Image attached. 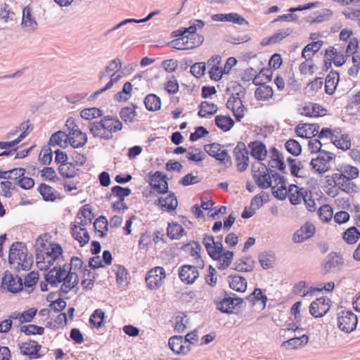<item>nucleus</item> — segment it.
I'll list each match as a JSON object with an SVG mask.
<instances>
[{"mask_svg":"<svg viewBox=\"0 0 360 360\" xmlns=\"http://www.w3.org/2000/svg\"><path fill=\"white\" fill-rule=\"evenodd\" d=\"M37 266L41 271H48L55 264L63 261V250L60 245L44 240L39 236L34 245Z\"/></svg>","mask_w":360,"mask_h":360,"instance_id":"obj_1","label":"nucleus"},{"mask_svg":"<svg viewBox=\"0 0 360 360\" xmlns=\"http://www.w3.org/2000/svg\"><path fill=\"white\" fill-rule=\"evenodd\" d=\"M122 123L115 116L107 115L101 119L99 122H95L89 125V129L92 135L96 138L109 140L113 136V134L120 131Z\"/></svg>","mask_w":360,"mask_h":360,"instance_id":"obj_2","label":"nucleus"},{"mask_svg":"<svg viewBox=\"0 0 360 360\" xmlns=\"http://www.w3.org/2000/svg\"><path fill=\"white\" fill-rule=\"evenodd\" d=\"M10 265L18 271H29L34 262L32 255L28 257L27 248L22 242H15L10 247L8 255Z\"/></svg>","mask_w":360,"mask_h":360,"instance_id":"obj_3","label":"nucleus"},{"mask_svg":"<svg viewBox=\"0 0 360 360\" xmlns=\"http://www.w3.org/2000/svg\"><path fill=\"white\" fill-rule=\"evenodd\" d=\"M122 68V63L119 58H115L112 60L108 66L105 67V71L102 72L100 75V79H102L103 77L110 75V81L106 84L105 86L96 91L94 94H92L89 97V101L94 100L96 96L99 94H102L105 91L110 89L115 83H117L122 77L120 74H118L117 72Z\"/></svg>","mask_w":360,"mask_h":360,"instance_id":"obj_4","label":"nucleus"},{"mask_svg":"<svg viewBox=\"0 0 360 360\" xmlns=\"http://www.w3.org/2000/svg\"><path fill=\"white\" fill-rule=\"evenodd\" d=\"M336 155L329 151H323L310 162L311 170L314 174H323L332 169L331 163L335 160Z\"/></svg>","mask_w":360,"mask_h":360,"instance_id":"obj_5","label":"nucleus"},{"mask_svg":"<svg viewBox=\"0 0 360 360\" xmlns=\"http://www.w3.org/2000/svg\"><path fill=\"white\" fill-rule=\"evenodd\" d=\"M65 126L69 130L68 134V143L75 148L84 146L87 142V136L79 129L75 119L68 118L66 120Z\"/></svg>","mask_w":360,"mask_h":360,"instance_id":"obj_6","label":"nucleus"},{"mask_svg":"<svg viewBox=\"0 0 360 360\" xmlns=\"http://www.w3.org/2000/svg\"><path fill=\"white\" fill-rule=\"evenodd\" d=\"M273 174L270 175L267 166L261 162H255L252 165V175L257 186L261 188H269Z\"/></svg>","mask_w":360,"mask_h":360,"instance_id":"obj_7","label":"nucleus"},{"mask_svg":"<svg viewBox=\"0 0 360 360\" xmlns=\"http://www.w3.org/2000/svg\"><path fill=\"white\" fill-rule=\"evenodd\" d=\"M204 150L209 155L215 158L226 167L231 166V158L227 150L224 148V146L217 143H212L205 145L204 146Z\"/></svg>","mask_w":360,"mask_h":360,"instance_id":"obj_8","label":"nucleus"},{"mask_svg":"<svg viewBox=\"0 0 360 360\" xmlns=\"http://www.w3.org/2000/svg\"><path fill=\"white\" fill-rule=\"evenodd\" d=\"M326 184L328 186L335 184L340 191L349 195H354L358 192V187L354 182L335 174H332L331 176L326 179Z\"/></svg>","mask_w":360,"mask_h":360,"instance_id":"obj_9","label":"nucleus"},{"mask_svg":"<svg viewBox=\"0 0 360 360\" xmlns=\"http://www.w3.org/2000/svg\"><path fill=\"white\" fill-rule=\"evenodd\" d=\"M337 319L339 328L346 333L352 332L358 323L356 315L349 310L340 311L338 314Z\"/></svg>","mask_w":360,"mask_h":360,"instance_id":"obj_10","label":"nucleus"},{"mask_svg":"<svg viewBox=\"0 0 360 360\" xmlns=\"http://www.w3.org/2000/svg\"><path fill=\"white\" fill-rule=\"evenodd\" d=\"M236 169L240 172H245L249 167V152L245 144L240 141L233 151Z\"/></svg>","mask_w":360,"mask_h":360,"instance_id":"obj_11","label":"nucleus"},{"mask_svg":"<svg viewBox=\"0 0 360 360\" xmlns=\"http://www.w3.org/2000/svg\"><path fill=\"white\" fill-rule=\"evenodd\" d=\"M69 265L65 263L63 265L56 264L44 275V279L51 287H56L58 283L66 279V274Z\"/></svg>","mask_w":360,"mask_h":360,"instance_id":"obj_12","label":"nucleus"},{"mask_svg":"<svg viewBox=\"0 0 360 360\" xmlns=\"http://www.w3.org/2000/svg\"><path fill=\"white\" fill-rule=\"evenodd\" d=\"M166 273L163 267L156 266L151 269L146 276L147 287L150 290H158L164 283Z\"/></svg>","mask_w":360,"mask_h":360,"instance_id":"obj_13","label":"nucleus"},{"mask_svg":"<svg viewBox=\"0 0 360 360\" xmlns=\"http://www.w3.org/2000/svg\"><path fill=\"white\" fill-rule=\"evenodd\" d=\"M227 293L225 292V297L220 302H216L217 309L222 313L233 314V309L243 307L244 300L239 297L226 296Z\"/></svg>","mask_w":360,"mask_h":360,"instance_id":"obj_14","label":"nucleus"},{"mask_svg":"<svg viewBox=\"0 0 360 360\" xmlns=\"http://www.w3.org/2000/svg\"><path fill=\"white\" fill-rule=\"evenodd\" d=\"M207 64L210 68L208 73L212 80L217 82L221 79L224 74L229 73V70L224 68L220 56L215 55L211 57Z\"/></svg>","mask_w":360,"mask_h":360,"instance_id":"obj_15","label":"nucleus"},{"mask_svg":"<svg viewBox=\"0 0 360 360\" xmlns=\"http://www.w3.org/2000/svg\"><path fill=\"white\" fill-rule=\"evenodd\" d=\"M251 157L257 162H263L266 160L269 153L264 143L261 141H252L248 144Z\"/></svg>","mask_w":360,"mask_h":360,"instance_id":"obj_16","label":"nucleus"},{"mask_svg":"<svg viewBox=\"0 0 360 360\" xmlns=\"http://www.w3.org/2000/svg\"><path fill=\"white\" fill-rule=\"evenodd\" d=\"M269 152V160L268 161V166L269 169L271 172L280 171L283 172L285 169V164L282 153L274 146L271 147Z\"/></svg>","mask_w":360,"mask_h":360,"instance_id":"obj_17","label":"nucleus"},{"mask_svg":"<svg viewBox=\"0 0 360 360\" xmlns=\"http://www.w3.org/2000/svg\"><path fill=\"white\" fill-rule=\"evenodd\" d=\"M269 188H271L273 195L278 199L283 200L287 197L288 187L286 186V182L283 177L278 174H273Z\"/></svg>","mask_w":360,"mask_h":360,"instance_id":"obj_18","label":"nucleus"},{"mask_svg":"<svg viewBox=\"0 0 360 360\" xmlns=\"http://www.w3.org/2000/svg\"><path fill=\"white\" fill-rule=\"evenodd\" d=\"M148 182L153 190L159 193H165L168 191L167 176L160 171L150 174Z\"/></svg>","mask_w":360,"mask_h":360,"instance_id":"obj_19","label":"nucleus"},{"mask_svg":"<svg viewBox=\"0 0 360 360\" xmlns=\"http://www.w3.org/2000/svg\"><path fill=\"white\" fill-rule=\"evenodd\" d=\"M0 285L7 291L15 293L21 290L22 284L20 278H18L16 281L13 275L9 271H6L2 276Z\"/></svg>","mask_w":360,"mask_h":360,"instance_id":"obj_20","label":"nucleus"},{"mask_svg":"<svg viewBox=\"0 0 360 360\" xmlns=\"http://www.w3.org/2000/svg\"><path fill=\"white\" fill-rule=\"evenodd\" d=\"M330 300L326 297H319L313 301L309 307L310 314L315 318L324 316L330 309Z\"/></svg>","mask_w":360,"mask_h":360,"instance_id":"obj_21","label":"nucleus"},{"mask_svg":"<svg viewBox=\"0 0 360 360\" xmlns=\"http://www.w3.org/2000/svg\"><path fill=\"white\" fill-rule=\"evenodd\" d=\"M343 263L342 257L340 254L336 252L329 253L326 256L322 264L324 274H328L332 271H335L336 269H340V267L343 265Z\"/></svg>","mask_w":360,"mask_h":360,"instance_id":"obj_22","label":"nucleus"},{"mask_svg":"<svg viewBox=\"0 0 360 360\" xmlns=\"http://www.w3.org/2000/svg\"><path fill=\"white\" fill-rule=\"evenodd\" d=\"M226 107L232 111L237 121H240L244 117L245 108L239 97L235 96H231L226 103Z\"/></svg>","mask_w":360,"mask_h":360,"instance_id":"obj_23","label":"nucleus"},{"mask_svg":"<svg viewBox=\"0 0 360 360\" xmlns=\"http://www.w3.org/2000/svg\"><path fill=\"white\" fill-rule=\"evenodd\" d=\"M179 276L181 281L191 284L199 276V272L195 266L185 264L180 267Z\"/></svg>","mask_w":360,"mask_h":360,"instance_id":"obj_24","label":"nucleus"},{"mask_svg":"<svg viewBox=\"0 0 360 360\" xmlns=\"http://www.w3.org/2000/svg\"><path fill=\"white\" fill-rule=\"evenodd\" d=\"M333 174L353 181L359 177V169L356 166L344 162L338 165L336 172Z\"/></svg>","mask_w":360,"mask_h":360,"instance_id":"obj_25","label":"nucleus"},{"mask_svg":"<svg viewBox=\"0 0 360 360\" xmlns=\"http://www.w3.org/2000/svg\"><path fill=\"white\" fill-rule=\"evenodd\" d=\"M301 115L309 117H322L327 114V109L320 104L315 103H307L301 108Z\"/></svg>","mask_w":360,"mask_h":360,"instance_id":"obj_26","label":"nucleus"},{"mask_svg":"<svg viewBox=\"0 0 360 360\" xmlns=\"http://www.w3.org/2000/svg\"><path fill=\"white\" fill-rule=\"evenodd\" d=\"M325 59L326 63L329 62L330 65L333 63L335 66L340 67L345 63L347 58L341 51L333 46H330L326 50Z\"/></svg>","mask_w":360,"mask_h":360,"instance_id":"obj_27","label":"nucleus"},{"mask_svg":"<svg viewBox=\"0 0 360 360\" xmlns=\"http://www.w3.org/2000/svg\"><path fill=\"white\" fill-rule=\"evenodd\" d=\"M319 126L316 124H299L295 127L297 135L301 138L311 139L318 134Z\"/></svg>","mask_w":360,"mask_h":360,"instance_id":"obj_28","label":"nucleus"},{"mask_svg":"<svg viewBox=\"0 0 360 360\" xmlns=\"http://www.w3.org/2000/svg\"><path fill=\"white\" fill-rule=\"evenodd\" d=\"M169 347L176 354H186L191 350L189 345H185L184 338L180 335H174L169 339Z\"/></svg>","mask_w":360,"mask_h":360,"instance_id":"obj_29","label":"nucleus"},{"mask_svg":"<svg viewBox=\"0 0 360 360\" xmlns=\"http://www.w3.org/2000/svg\"><path fill=\"white\" fill-rule=\"evenodd\" d=\"M41 346L34 340H30L24 342L20 346L21 353L24 355H28L30 359H37L44 354H39V352Z\"/></svg>","mask_w":360,"mask_h":360,"instance_id":"obj_30","label":"nucleus"},{"mask_svg":"<svg viewBox=\"0 0 360 360\" xmlns=\"http://www.w3.org/2000/svg\"><path fill=\"white\" fill-rule=\"evenodd\" d=\"M292 32L293 30L290 27L280 29L277 30L272 36L269 37V38L264 39L262 44L263 46H267L277 44L289 37Z\"/></svg>","mask_w":360,"mask_h":360,"instance_id":"obj_31","label":"nucleus"},{"mask_svg":"<svg viewBox=\"0 0 360 360\" xmlns=\"http://www.w3.org/2000/svg\"><path fill=\"white\" fill-rule=\"evenodd\" d=\"M307 191L303 188H299L295 184H290L288 187L287 197H288L290 202L292 205H297L302 202Z\"/></svg>","mask_w":360,"mask_h":360,"instance_id":"obj_32","label":"nucleus"},{"mask_svg":"<svg viewBox=\"0 0 360 360\" xmlns=\"http://www.w3.org/2000/svg\"><path fill=\"white\" fill-rule=\"evenodd\" d=\"M37 190L45 201L53 202L61 198L60 193L44 183L41 184Z\"/></svg>","mask_w":360,"mask_h":360,"instance_id":"obj_33","label":"nucleus"},{"mask_svg":"<svg viewBox=\"0 0 360 360\" xmlns=\"http://www.w3.org/2000/svg\"><path fill=\"white\" fill-rule=\"evenodd\" d=\"M228 278L229 287L233 290L244 292L247 290V281L244 277L238 274H231Z\"/></svg>","mask_w":360,"mask_h":360,"instance_id":"obj_34","label":"nucleus"},{"mask_svg":"<svg viewBox=\"0 0 360 360\" xmlns=\"http://www.w3.org/2000/svg\"><path fill=\"white\" fill-rule=\"evenodd\" d=\"M340 75L338 72L331 71L326 76L325 80V92L333 95L339 82Z\"/></svg>","mask_w":360,"mask_h":360,"instance_id":"obj_35","label":"nucleus"},{"mask_svg":"<svg viewBox=\"0 0 360 360\" xmlns=\"http://www.w3.org/2000/svg\"><path fill=\"white\" fill-rule=\"evenodd\" d=\"M315 231V226H300V229L294 233L292 240L296 243H302L313 236Z\"/></svg>","mask_w":360,"mask_h":360,"instance_id":"obj_36","label":"nucleus"},{"mask_svg":"<svg viewBox=\"0 0 360 360\" xmlns=\"http://www.w3.org/2000/svg\"><path fill=\"white\" fill-rule=\"evenodd\" d=\"M71 234L81 247L86 244L90 239L87 230L82 226H71Z\"/></svg>","mask_w":360,"mask_h":360,"instance_id":"obj_37","label":"nucleus"},{"mask_svg":"<svg viewBox=\"0 0 360 360\" xmlns=\"http://www.w3.org/2000/svg\"><path fill=\"white\" fill-rule=\"evenodd\" d=\"M79 168H77L70 161L60 165L58 167L60 174L65 178H74L79 174Z\"/></svg>","mask_w":360,"mask_h":360,"instance_id":"obj_38","label":"nucleus"},{"mask_svg":"<svg viewBox=\"0 0 360 360\" xmlns=\"http://www.w3.org/2000/svg\"><path fill=\"white\" fill-rule=\"evenodd\" d=\"M323 45L322 40L312 41L304 47L302 51V58L304 59H313V56L319 52Z\"/></svg>","mask_w":360,"mask_h":360,"instance_id":"obj_39","label":"nucleus"},{"mask_svg":"<svg viewBox=\"0 0 360 360\" xmlns=\"http://www.w3.org/2000/svg\"><path fill=\"white\" fill-rule=\"evenodd\" d=\"M21 129H25L20 136L15 140L10 142H4L0 141V148L1 149H6L10 148L15 146L19 142H20L29 133L32 131V127L30 128V126L27 122H23L20 125Z\"/></svg>","mask_w":360,"mask_h":360,"instance_id":"obj_40","label":"nucleus"},{"mask_svg":"<svg viewBox=\"0 0 360 360\" xmlns=\"http://www.w3.org/2000/svg\"><path fill=\"white\" fill-rule=\"evenodd\" d=\"M32 8L30 6H25L22 10V18L21 25L28 30H34L37 27V22L32 14Z\"/></svg>","mask_w":360,"mask_h":360,"instance_id":"obj_41","label":"nucleus"},{"mask_svg":"<svg viewBox=\"0 0 360 360\" xmlns=\"http://www.w3.org/2000/svg\"><path fill=\"white\" fill-rule=\"evenodd\" d=\"M254 260L250 257H244L236 261L233 268L239 272H250L254 269Z\"/></svg>","mask_w":360,"mask_h":360,"instance_id":"obj_42","label":"nucleus"},{"mask_svg":"<svg viewBox=\"0 0 360 360\" xmlns=\"http://www.w3.org/2000/svg\"><path fill=\"white\" fill-rule=\"evenodd\" d=\"M184 40V46L187 50L193 49L200 46L203 41V37L201 34H182L180 35Z\"/></svg>","mask_w":360,"mask_h":360,"instance_id":"obj_43","label":"nucleus"},{"mask_svg":"<svg viewBox=\"0 0 360 360\" xmlns=\"http://www.w3.org/2000/svg\"><path fill=\"white\" fill-rule=\"evenodd\" d=\"M159 205L162 210L172 212L176 210L178 201L174 193H169L165 198H159Z\"/></svg>","mask_w":360,"mask_h":360,"instance_id":"obj_44","label":"nucleus"},{"mask_svg":"<svg viewBox=\"0 0 360 360\" xmlns=\"http://www.w3.org/2000/svg\"><path fill=\"white\" fill-rule=\"evenodd\" d=\"M77 216L80 220V225H90L92 224V220L94 218L91 207L88 204L83 205L79 209Z\"/></svg>","mask_w":360,"mask_h":360,"instance_id":"obj_45","label":"nucleus"},{"mask_svg":"<svg viewBox=\"0 0 360 360\" xmlns=\"http://www.w3.org/2000/svg\"><path fill=\"white\" fill-rule=\"evenodd\" d=\"M49 144L52 146H58L61 148L67 147L69 144L68 134L63 131H58L54 133L50 137Z\"/></svg>","mask_w":360,"mask_h":360,"instance_id":"obj_46","label":"nucleus"},{"mask_svg":"<svg viewBox=\"0 0 360 360\" xmlns=\"http://www.w3.org/2000/svg\"><path fill=\"white\" fill-rule=\"evenodd\" d=\"M334 146L342 150H347L352 145L351 139L347 134H340L337 132L333 142Z\"/></svg>","mask_w":360,"mask_h":360,"instance_id":"obj_47","label":"nucleus"},{"mask_svg":"<svg viewBox=\"0 0 360 360\" xmlns=\"http://www.w3.org/2000/svg\"><path fill=\"white\" fill-rule=\"evenodd\" d=\"M201 250L200 245L198 243L193 242L192 243H188L184 245V250L188 252L191 256L195 257L197 261H195L196 264L199 266H202L203 267V261L200 260V252Z\"/></svg>","mask_w":360,"mask_h":360,"instance_id":"obj_48","label":"nucleus"},{"mask_svg":"<svg viewBox=\"0 0 360 360\" xmlns=\"http://www.w3.org/2000/svg\"><path fill=\"white\" fill-rule=\"evenodd\" d=\"M256 89L255 96L258 101H267L273 96L274 91L270 86L261 84Z\"/></svg>","mask_w":360,"mask_h":360,"instance_id":"obj_49","label":"nucleus"},{"mask_svg":"<svg viewBox=\"0 0 360 360\" xmlns=\"http://www.w3.org/2000/svg\"><path fill=\"white\" fill-rule=\"evenodd\" d=\"M218 108L214 103L202 101L199 106L198 115L200 117H206L212 115L217 112Z\"/></svg>","mask_w":360,"mask_h":360,"instance_id":"obj_50","label":"nucleus"},{"mask_svg":"<svg viewBox=\"0 0 360 360\" xmlns=\"http://www.w3.org/2000/svg\"><path fill=\"white\" fill-rule=\"evenodd\" d=\"M214 121L216 125L224 131H229L234 124L233 119L228 115H217Z\"/></svg>","mask_w":360,"mask_h":360,"instance_id":"obj_51","label":"nucleus"},{"mask_svg":"<svg viewBox=\"0 0 360 360\" xmlns=\"http://www.w3.org/2000/svg\"><path fill=\"white\" fill-rule=\"evenodd\" d=\"M272 70L270 68H262L259 73L254 77L253 84L255 85L265 84L271 80Z\"/></svg>","mask_w":360,"mask_h":360,"instance_id":"obj_52","label":"nucleus"},{"mask_svg":"<svg viewBox=\"0 0 360 360\" xmlns=\"http://www.w3.org/2000/svg\"><path fill=\"white\" fill-rule=\"evenodd\" d=\"M258 259L262 267L264 269H268L274 266L275 256L271 251L264 252L258 255Z\"/></svg>","mask_w":360,"mask_h":360,"instance_id":"obj_53","label":"nucleus"},{"mask_svg":"<svg viewBox=\"0 0 360 360\" xmlns=\"http://www.w3.org/2000/svg\"><path fill=\"white\" fill-rule=\"evenodd\" d=\"M309 338L307 335H303L300 338H292L283 342V346L289 349H297L299 347L304 346L307 344Z\"/></svg>","mask_w":360,"mask_h":360,"instance_id":"obj_54","label":"nucleus"},{"mask_svg":"<svg viewBox=\"0 0 360 360\" xmlns=\"http://www.w3.org/2000/svg\"><path fill=\"white\" fill-rule=\"evenodd\" d=\"M144 104L147 110L156 111L160 109L161 100L155 94H148L144 99Z\"/></svg>","mask_w":360,"mask_h":360,"instance_id":"obj_55","label":"nucleus"},{"mask_svg":"<svg viewBox=\"0 0 360 360\" xmlns=\"http://www.w3.org/2000/svg\"><path fill=\"white\" fill-rule=\"evenodd\" d=\"M245 300L251 302L252 306L255 304L256 302L261 301L264 307L268 301L266 295H264L259 288H256L250 295L245 297Z\"/></svg>","mask_w":360,"mask_h":360,"instance_id":"obj_56","label":"nucleus"},{"mask_svg":"<svg viewBox=\"0 0 360 360\" xmlns=\"http://www.w3.org/2000/svg\"><path fill=\"white\" fill-rule=\"evenodd\" d=\"M316 70V67L313 59H305L299 65V71L303 75H313Z\"/></svg>","mask_w":360,"mask_h":360,"instance_id":"obj_57","label":"nucleus"},{"mask_svg":"<svg viewBox=\"0 0 360 360\" xmlns=\"http://www.w3.org/2000/svg\"><path fill=\"white\" fill-rule=\"evenodd\" d=\"M102 115V110L96 107L85 108L80 112L81 117L86 120L96 119L101 117Z\"/></svg>","mask_w":360,"mask_h":360,"instance_id":"obj_58","label":"nucleus"},{"mask_svg":"<svg viewBox=\"0 0 360 360\" xmlns=\"http://www.w3.org/2000/svg\"><path fill=\"white\" fill-rule=\"evenodd\" d=\"M320 219L323 223H328L333 217V209L330 205H323L321 206L318 211Z\"/></svg>","mask_w":360,"mask_h":360,"instance_id":"obj_59","label":"nucleus"},{"mask_svg":"<svg viewBox=\"0 0 360 360\" xmlns=\"http://www.w3.org/2000/svg\"><path fill=\"white\" fill-rule=\"evenodd\" d=\"M105 313L102 309H97L91 315L89 323L96 328H101L103 325Z\"/></svg>","mask_w":360,"mask_h":360,"instance_id":"obj_60","label":"nucleus"},{"mask_svg":"<svg viewBox=\"0 0 360 360\" xmlns=\"http://www.w3.org/2000/svg\"><path fill=\"white\" fill-rule=\"evenodd\" d=\"M360 237V232L356 226H350L343 234L344 240L348 244H354Z\"/></svg>","mask_w":360,"mask_h":360,"instance_id":"obj_61","label":"nucleus"},{"mask_svg":"<svg viewBox=\"0 0 360 360\" xmlns=\"http://www.w3.org/2000/svg\"><path fill=\"white\" fill-rule=\"evenodd\" d=\"M116 276V281L119 285H123L124 283H127V278L128 272L126 268L120 264L114 266V270Z\"/></svg>","mask_w":360,"mask_h":360,"instance_id":"obj_62","label":"nucleus"},{"mask_svg":"<svg viewBox=\"0 0 360 360\" xmlns=\"http://www.w3.org/2000/svg\"><path fill=\"white\" fill-rule=\"evenodd\" d=\"M233 257V252L231 251H226L224 254H220V257L217 259L219 261L217 268L220 270L227 269L231 264Z\"/></svg>","mask_w":360,"mask_h":360,"instance_id":"obj_63","label":"nucleus"},{"mask_svg":"<svg viewBox=\"0 0 360 360\" xmlns=\"http://www.w3.org/2000/svg\"><path fill=\"white\" fill-rule=\"evenodd\" d=\"M285 147L288 153L297 156L302 152V147L300 143L295 139H289L285 143Z\"/></svg>","mask_w":360,"mask_h":360,"instance_id":"obj_64","label":"nucleus"}]
</instances>
